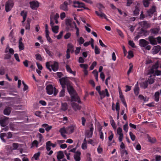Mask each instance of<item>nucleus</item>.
<instances>
[{
  "label": "nucleus",
  "instance_id": "obj_1",
  "mask_svg": "<svg viewBox=\"0 0 161 161\" xmlns=\"http://www.w3.org/2000/svg\"><path fill=\"white\" fill-rule=\"evenodd\" d=\"M149 42L144 39H141L139 41V45L141 47H144L146 50H149L151 46L148 45Z\"/></svg>",
  "mask_w": 161,
  "mask_h": 161
},
{
  "label": "nucleus",
  "instance_id": "obj_2",
  "mask_svg": "<svg viewBox=\"0 0 161 161\" xmlns=\"http://www.w3.org/2000/svg\"><path fill=\"white\" fill-rule=\"evenodd\" d=\"M14 5L13 0H8L5 3V11L8 12L10 11Z\"/></svg>",
  "mask_w": 161,
  "mask_h": 161
},
{
  "label": "nucleus",
  "instance_id": "obj_3",
  "mask_svg": "<svg viewBox=\"0 0 161 161\" xmlns=\"http://www.w3.org/2000/svg\"><path fill=\"white\" fill-rule=\"evenodd\" d=\"M74 4L73 6L75 8H83L84 9L89 10L88 8L85 7V4L83 3H80L79 1H74L73 2Z\"/></svg>",
  "mask_w": 161,
  "mask_h": 161
},
{
  "label": "nucleus",
  "instance_id": "obj_4",
  "mask_svg": "<svg viewBox=\"0 0 161 161\" xmlns=\"http://www.w3.org/2000/svg\"><path fill=\"white\" fill-rule=\"evenodd\" d=\"M71 98V101L77 102L78 103H81V102L80 99L76 92L73 94L70 95Z\"/></svg>",
  "mask_w": 161,
  "mask_h": 161
},
{
  "label": "nucleus",
  "instance_id": "obj_5",
  "mask_svg": "<svg viewBox=\"0 0 161 161\" xmlns=\"http://www.w3.org/2000/svg\"><path fill=\"white\" fill-rule=\"evenodd\" d=\"M9 118L6 116H3L1 117L0 119V124L1 126L4 127L8 124L7 121L8 119Z\"/></svg>",
  "mask_w": 161,
  "mask_h": 161
},
{
  "label": "nucleus",
  "instance_id": "obj_6",
  "mask_svg": "<svg viewBox=\"0 0 161 161\" xmlns=\"http://www.w3.org/2000/svg\"><path fill=\"white\" fill-rule=\"evenodd\" d=\"M98 93L100 97L101 100H102L106 96L107 97H109V96L108 90L106 88L104 90H102L100 91Z\"/></svg>",
  "mask_w": 161,
  "mask_h": 161
},
{
  "label": "nucleus",
  "instance_id": "obj_7",
  "mask_svg": "<svg viewBox=\"0 0 161 161\" xmlns=\"http://www.w3.org/2000/svg\"><path fill=\"white\" fill-rule=\"evenodd\" d=\"M60 84H66L67 86L70 83V81L68 79L67 77H64L59 79Z\"/></svg>",
  "mask_w": 161,
  "mask_h": 161
},
{
  "label": "nucleus",
  "instance_id": "obj_8",
  "mask_svg": "<svg viewBox=\"0 0 161 161\" xmlns=\"http://www.w3.org/2000/svg\"><path fill=\"white\" fill-rule=\"evenodd\" d=\"M65 24L67 26L66 29L67 31H69L70 28H73L74 26L72 23V21L69 19H66L65 20Z\"/></svg>",
  "mask_w": 161,
  "mask_h": 161
},
{
  "label": "nucleus",
  "instance_id": "obj_9",
  "mask_svg": "<svg viewBox=\"0 0 161 161\" xmlns=\"http://www.w3.org/2000/svg\"><path fill=\"white\" fill-rule=\"evenodd\" d=\"M68 5V2L66 1H65L63 4L60 5L59 8L62 10L65 11H68L69 10Z\"/></svg>",
  "mask_w": 161,
  "mask_h": 161
},
{
  "label": "nucleus",
  "instance_id": "obj_10",
  "mask_svg": "<svg viewBox=\"0 0 161 161\" xmlns=\"http://www.w3.org/2000/svg\"><path fill=\"white\" fill-rule=\"evenodd\" d=\"M148 40L150 43L152 45H157L158 43L157 40H156V39L153 36H149L148 38Z\"/></svg>",
  "mask_w": 161,
  "mask_h": 161
},
{
  "label": "nucleus",
  "instance_id": "obj_11",
  "mask_svg": "<svg viewBox=\"0 0 161 161\" xmlns=\"http://www.w3.org/2000/svg\"><path fill=\"white\" fill-rule=\"evenodd\" d=\"M67 88L70 95L73 94L76 92L74 90L73 86L71 85V82L67 86Z\"/></svg>",
  "mask_w": 161,
  "mask_h": 161
},
{
  "label": "nucleus",
  "instance_id": "obj_12",
  "mask_svg": "<svg viewBox=\"0 0 161 161\" xmlns=\"http://www.w3.org/2000/svg\"><path fill=\"white\" fill-rule=\"evenodd\" d=\"M47 92L49 95L52 94L53 93L54 87L52 85H49L46 87Z\"/></svg>",
  "mask_w": 161,
  "mask_h": 161
},
{
  "label": "nucleus",
  "instance_id": "obj_13",
  "mask_svg": "<svg viewBox=\"0 0 161 161\" xmlns=\"http://www.w3.org/2000/svg\"><path fill=\"white\" fill-rule=\"evenodd\" d=\"M56 144H53L50 141H48L46 143V148L47 150L49 151L51 150L50 147H55L56 146Z\"/></svg>",
  "mask_w": 161,
  "mask_h": 161
},
{
  "label": "nucleus",
  "instance_id": "obj_14",
  "mask_svg": "<svg viewBox=\"0 0 161 161\" xmlns=\"http://www.w3.org/2000/svg\"><path fill=\"white\" fill-rule=\"evenodd\" d=\"M31 8L33 9H35L39 7V3L38 2L33 1L30 2Z\"/></svg>",
  "mask_w": 161,
  "mask_h": 161
},
{
  "label": "nucleus",
  "instance_id": "obj_15",
  "mask_svg": "<svg viewBox=\"0 0 161 161\" xmlns=\"http://www.w3.org/2000/svg\"><path fill=\"white\" fill-rule=\"evenodd\" d=\"M75 128V125H71L68 126L66 128L67 134H69L73 133Z\"/></svg>",
  "mask_w": 161,
  "mask_h": 161
},
{
  "label": "nucleus",
  "instance_id": "obj_16",
  "mask_svg": "<svg viewBox=\"0 0 161 161\" xmlns=\"http://www.w3.org/2000/svg\"><path fill=\"white\" fill-rule=\"evenodd\" d=\"M161 49V47L159 45L154 46L152 49L153 54H156L158 53Z\"/></svg>",
  "mask_w": 161,
  "mask_h": 161
},
{
  "label": "nucleus",
  "instance_id": "obj_17",
  "mask_svg": "<svg viewBox=\"0 0 161 161\" xmlns=\"http://www.w3.org/2000/svg\"><path fill=\"white\" fill-rule=\"evenodd\" d=\"M11 110L12 108L10 107L7 106L3 110V114L6 115H9L11 113Z\"/></svg>",
  "mask_w": 161,
  "mask_h": 161
},
{
  "label": "nucleus",
  "instance_id": "obj_18",
  "mask_svg": "<svg viewBox=\"0 0 161 161\" xmlns=\"http://www.w3.org/2000/svg\"><path fill=\"white\" fill-rule=\"evenodd\" d=\"M71 105L75 111H76L77 110H80L81 108V107L76 103H72Z\"/></svg>",
  "mask_w": 161,
  "mask_h": 161
},
{
  "label": "nucleus",
  "instance_id": "obj_19",
  "mask_svg": "<svg viewBox=\"0 0 161 161\" xmlns=\"http://www.w3.org/2000/svg\"><path fill=\"white\" fill-rule=\"evenodd\" d=\"M81 153L80 152L77 151L76 153L74 155V157L75 161H80V156Z\"/></svg>",
  "mask_w": 161,
  "mask_h": 161
},
{
  "label": "nucleus",
  "instance_id": "obj_20",
  "mask_svg": "<svg viewBox=\"0 0 161 161\" xmlns=\"http://www.w3.org/2000/svg\"><path fill=\"white\" fill-rule=\"evenodd\" d=\"M51 66L53 70L54 71H56L58 69V63L57 62H54V64L52 65Z\"/></svg>",
  "mask_w": 161,
  "mask_h": 161
},
{
  "label": "nucleus",
  "instance_id": "obj_21",
  "mask_svg": "<svg viewBox=\"0 0 161 161\" xmlns=\"http://www.w3.org/2000/svg\"><path fill=\"white\" fill-rule=\"evenodd\" d=\"M155 7L153 6L152 8L147 11L148 15L151 16L155 11Z\"/></svg>",
  "mask_w": 161,
  "mask_h": 161
},
{
  "label": "nucleus",
  "instance_id": "obj_22",
  "mask_svg": "<svg viewBox=\"0 0 161 161\" xmlns=\"http://www.w3.org/2000/svg\"><path fill=\"white\" fill-rule=\"evenodd\" d=\"M22 37H20L19 40V48L20 51L23 50L24 49V46L23 43L22 41Z\"/></svg>",
  "mask_w": 161,
  "mask_h": 161
},
{
  "label": "nucleus",
  "instance_id": "obj_23",
  "mask_svg": "<svg viewBox=\"0 0 161 161\" xmlns=\"http://www.w3.org/2000/svg\"><path fill=\"white\" fill-rule=\"evenodd\" d=\"M143 27H146L147 28L150 27V25L146 21H144L142 22H140L138 23Z\"/></svg>",
  "mask_w": 161,
  "mask_h": 161
},
{
  "label": "nucleus",
  "instance_id": "obj_24",
  "mask_svg": "<svg viewBox=\"0 0 161 161\" xmlns=\"http://www.w3.org/2000/svg\"><path fill=\"white\" fill-rule=\"evenodd\" d=\"M95 13L98 16L100 17V18H103L104 17L105 19L108 20V19H107V18L105 14L101 12L99 13L97 11H95Z\"/></svg>",
  "mask_w": 161,
  "mask_h": 161
},
{
  "label": "nucleus",
  "instance_id": "obj_25",
  "mask_svg": "<svg viewBox=\"0 0 161 161\" xmlns=\"http://www.w3.org/2000/svg\"><path fill=\"white\" fill-rule=\"evenodd\" d=\"M9 37L10 42H15V39L14 37L13 31H12L10 33Z\"/></svg>",
  "mask_w": 161,
  "mask_h": 161
},
{
  "label": "nucleus",
  "instance_id": "obj_26",
  "mask_svg": "<svg viewBox=\"0 0 161 161\" xmlns=\"http://www.w3.org/2000/svg\"><path fill=\"white\" fill-rule=\"evenodd\" d=\"M64 156L63 152L62 151H59L58 153L57 158L58 160L63 158Z\"/></svg>",
  "mask_w": 161,
  "mask_h": 161
},
{
  "label": "nucleus",
  "instance_id": "obj_27",
  "mask_svg": "<svg viewBox=\"0 0 161 161\" xmlns=\"http://www.w3.org/2000/svg\"><path fill=\"white\" fill-rule=\"evenodd\" d=\"M152 34L156 35L158 33L159 30L157 28L151 29L150 30Z\"/></svg>",
  "mask_w": 161,
  "mask_h": 161
},
{
  "label": "nucleus",
  "instance_id": "obj_28",
  "mask_svg": "<svg viewBox=\"0 0 161 161\" xmlns=\"http://www.w3.org/2000/svg\"><path fill=\"white\" fill-rule=\"evenodd\" d=\"M160 93L158 92H156L154 94V100L157 102L159 101V99Z\"/></svg>",
  "mask_w": 161,
  "mask_h": 161
},
{
  "label": "nucleus",
  "instance_id": "obj_29",
  "mask_svg": "<svg viewBox=\"0 0 161 161\" xmlns=\"http://www.w3.org/2000/svg\"><path fill=\"white\" fill-rule=\"evenodd\" d=\"M66 69L67 71L70 73L73 74L74 75H75V72L73 71L70 67L68 65H66Z\"/></svg>",
  "mask_w": 161,
  "mask_h": 161
},
{
  "label": "nucleus",
  "instance_id": "obj_30",
  "mask_svg": "<svg viewBox=\"0 0 161 161\" xmlns=\"http://www.w3.org/2000/svg\"><path fill=\"white\" fill-rule=\"evenodd\" d=\"M31 21V19L28 18L27 20V23L25 27V29L26 30H29L30 28V23Z\"/></svg>",
  "mask_w": 161,
  "mask_h": 161
},
{
  "label": "nucleus",
  "instance_id": "obj_31",
  "mask_svg": "<svg viewBox=\"0 0 161 161\" xmlns=\"http://www.w3.org/2000/svg\"><path fill=\"white\" fill-rule=\"evenodd\" d=\"M61 109L64 111L68 109L67 104L66 103H62Z\"/></svg>",
  "mask_w": 161,
  "mask_h": 161
},
{
  "label": "nucleus",
  "instance_id": "obj_32",
  "mask_svg": "<svg viewBox=\"0 0 161 161\" xmlns=\"http://www.w3.org/2000/svg\"><path fill=\"white\" fill-rule=\"evenodd\" d=\"M141 86L144 89L147 88L148 86L147 81L142 82L141 83Z\"/></svg>",
  "mask_w": 161,
  "mask_h": 161
},
{
  "label": "nucleus",
  "instance_id": "obj_33",
  "mask_svg": "<svg viewBox=\"0 0 161 161\" xmlns=\"http://www.w3.org/2000/svg\"><path fill=\"white\" fill-rule=\"evenodd\" d=\"M53 31L55 33H57L58 32L59 29V26L57 25L54 26L52 27Z\"/></svg>",
  "mask_w": 161,
  "mask_h": 161
},
{
  "label": "nucleus",
  "instance_id": "obj_34",
  "mask_svg": "<svg viewBox=\"0 0 161 161\" xmlns=\"http://www.w3.org/2000/svg\"><path fill=\"white\" fill-rule=\"evenodd\" d=\"M139 9L137 6H135V10L134 11V16H136L139 14Z\"/></svg>",
  "mask_w": 161,
  "mask_h": 161
},
{
  "label": "nucleus",
  "instance_id": "obj_35",
  "mask_svg": "<svg viewBox=\"0 0 161 161\" xmlns=\"http://www.w3.org/2000/svg\"><path fill=\"white\" fill-rule=\"evenodd\" d=\"M59 132L61 133V135H62V134L64 133L67 134L66 128L65 129L64 127H63L60 129Z\"/></svg>",
  "mask_w": 161,
  "mask_h": 161
},
{
  "label": "nucleus",
  "instance_id": "obj_36",
  "mask_svg": "<svg viewBox=\"0 0 161 161\" xmlns=\"http://www.w3.org/2000/svg\"><path fill=\"white\" fill-rule=\"evenodd\" d=\"M110 119H111V120H110V123L114 129H115L116 128L115 124L114 121V120L113 119L112 117L110 116Z\"/></svg>",
  "mask_w": 161,
  "mask_h": 161
},
{
  "label": "nucleus",
  "instance_id": "obj_37",
  "mask_svg": "<svg viewBox=\"0 0 161 161\" xmlns=\"http://www.w3.org/2000/svg\"><path fill=\"white\" fill-rule=\"evenodd\" d=\"M134 92L136 95H138L139 93V88L138 86H135L134 89Z\"/></svg>",
  "mask_w": 161,
  "mask_h": 161
},
{
  "label": "nucleus",
  "instance_id": "obj_38",
  "mask_svg": "<svg viewBox=\"0 0 161 161\" xmlns=\"http://www.w3.org/2000/svg\"><path fill=\"white\" fill-rule=\"evenodd\" d=\"M149 0H143V5L145 7H147L149 6L150 3Z\"/></svg>",
  "mask_w": 161,
  "mask_h": 161
},
{
  "label": "nucleus",
  "instance_id": "obj_39",
  "mask_svg": "<svg viewBox=\"0 0 161 161\" xmlns=\"http://www.w3.org/2000/svg\"><path fill=\"white\" fill-rule=\"evenodd\" d=\"M93 133L89 131H87L85 133L86 136L87 138H91L92 136Z\"/></svg>",
  "mask_w": 161,
  "mask_h": 161
},
{
  "label": "nucleus",
  "instance_id": "obj_40",
  "mask_svg": "<svg viewBox=\"0 0 161 161\" xmlns=\"http://www.w3.org/2000/svg\"><path fill=\"white\" fill-rule=\"evenodd\" d=\"M77 41L79 45H81L83 44L85 41V40L82 37H80L77 40Z\"/></svg>",
  "mask_w": 161,
  "mask_h": 161
},
{
  "label": "nucleus",
  "instance_id": "obj_41",
  "mask_svg": "<svg viewBox=\"0 0 161 161\" xmlns=\"http://www.w3.org/2000/svg\"><path fill=\"white\" fill-rule=\"evenodd\" d=\"M11 57V55L9 53L5 54L4 55V60L10 59Z\"/></svg>",
  "mask_w": 161,
  "mask_h": 161
},
{
  "label": "nucleus",
  "instance_id": "obj_42",
  "mask_svg": "<svg viewBox=\"0 0 161 161\" xmlns=\"http://www.w3.org/2000/svg\"><path fill=\"white\" fill-rule=\"evenodd\" d=\"M35 56L36 57V59L37 60H39L40 61H42V59L41 55L39 53H37L35 55Z\"/></svg>",
  "mask_w": 161,
  "mask_h": 161
},
{
  "label": "nucleus",
  "instance_id": "obj_43",
  "mask_svg": "<svg viewBox=\"0 0 161 161\" xmlns=\"http://www.w3.org/2000/svg\"><path fill=\"white\" fill-rule=\"evenodd\" d=\"M6 136V134L5 133H2L0 134V137L1 139L4 142H6L5 140L3 137Z\"/></svg>",
  "mask_w": 161,
  "mask_h": 161
},
{
  "label": "nucleus",
  "instance_id": "obj_44",
  "mask_svg": "<svg viewBox=\"0 0 161 161\" xmlns=\"http://www.w3.org/2000/svg\"><path fill=\"white\" fill-rule=\"evenodd\" d=\"M49 33H46V36L47 38V41H48L49 42L51 43L53 41L49 36Z\"/></svg>",
  "mask_w": 161,
  "mask_h": 161
},
{
  "label": "nucleus",
  "instance_id": "obj_45",
  "mask_svg": "<svg viewBox=\"0 0 161 161\" xmlns=\"http://www.w3.org/2000/svg\"><path fill=\"white\" fill-rule=\"evenodd\" d=\"M20 15L23 16V18H26L27 15V12L24 10H23L20 13Z\"/></svg>",
  "mask_w": 161,
  "mask_h": 161
},
{
  "label": "nucleus",
  "instance_id": "obj_46",
  "mask_svg": "<svg viewBox=\"0 0 161 161\" xmlns=\"http://www.w3.org/2000/svg\"><path fill=\"white\" fill-rule=\"evenodd\" d=\"M134 57V54L133 52L130 50L128 52V54L127 56V58H133Z\"/></svg>",
  "mask_w": 161,
  "mask_h": 161
},
{
  "label": "nucleus",
  "instance_id": "obj_47",
  "mask_svg": "<svg viewBox=\"0 0 161 161\" xmlns=\"http://www.w3.org/2000/svg\"><path fill=\"white\" fill-rule=\"evenodd\" d=\"M129 134L131 140L133 141H135L136 139V136L135 135H134L133 134L131 131L130 132Z\"/></svg>",
  "mask_w": 161,
  "mask_h": 161
},
{
  "label": "nucleus",
  "instance_id": "obj_48",
  "mask_svg": "<svg viewBox=\"0 0 161 161\" xmlns=\"http://www.w3.org/2000/svg\"><path fill=\"white\" fill-rule=\"evenodd\" d=\"M80 67L83 69L84 70L86 69L88 67V65L87 64H80Z\"/></svg>",
  "mask_w": 161,
  "mask_h": 161
},
{
  "label": "nucleus",
  "instance_id": "obj_49",
  "mask_svg": "<svg viewBox=\"0 0 161 161\" xmlns=\"http://www.w3.org/2000/svg\"><path fill=\"white\" fill-rule=\"evenodd\" d=\"M95 53L96 54H98L100 53V49L97 46H96L95 47Z\"/></svg>",
  "mask_w": 161,
  "mask_h": 161
},
{
  "label": "nucleus",
  "instance_id": "obj_50",
  "mask_svg": "<svg viewBox=\"0 0 161 161\" xmlns=\"http://www.w3.org/2000/svg\"><path fill=\"white\" fill-rule=\"evenodd\" d=\"M97 64V63L96 62L94 61L90 67V69L91 70L93 69L94 68V67Z\"/></svg>",
  "mask_w": 161,
  "mask_h": 161
},
{
  "label": "nucleus",
  "instance_id": "obj_51",
  "mask_svg": "<svg viewBox=\"0 0 161 161\" xmlns=\"http://www.w3.org/2000/svg\"><path fill=\"white\" fill-rule=\"evenodd\" d=\"M154 80L155 79L153 78H149L147 81L149 84H152L154 82Z\"/></svg>",
  "mask_w": 161,
  "mask_h": 161
},
{
  "label": "nucleus",
  "instance_id": "obj_52",
  "mask_svg": "<svg viewBox=\"0 0 161 161\" xmlns=\"http://www.w3.org/2000/svg\"><path fill=\"white\" fill-rule=\"evenodd\" d=\"M9 126L11 130H14V124L13 123H10L9 124Z\"/></svg>",
  "mask_w": 161,
  "mask_h": 161
},
{
  "label": "nucleus",
  "instance_id": "obj_53",
  "mask_svg": "<svg viewBox=\"0 0 161 161\" xmlns=\"http://www.w3.org/2000/svg\"><path fill=\"white\" fill-rule=\"evenodd\" d=\"M12 147L13 150H16L19 147V145L18 143H14L12 144Z\"/></svg>",
  "mask_w": 161,
  "mask_h": 161
},
{
  "label": "nucleus",
  "instance_id": "obj_54",
  "mask_svg": "<svg viewBox=\"0 0 161 161\" xmlns=\"http://www.w3.org/2000/svg\"><path fill=\"white\" fill-rule=\"evenodd\" d=\"M65 95V89H62L59 93V97H63Z\"/></svg>",
  "mask_w": 161,
  "mask_h": 161
},
{
  "label": "nucleus",
  "instance_id": "obj_55",
  "mask_svg": "<svg viewBox=\"0 0 161 161\" xmlns=\"http://www.w3.org/2000/svg\"><path fill=\"white\" fill-rule=\"evenodd\" d=\"M129 44L130 46L132 47H135V44L133 41L130 40L129 41Z\"/></svg>",
  "mask_w": 161,
  "mask_h": 161
},
{
  "label": "nucleus",
  "instance_id": "obj_56",
  "mask_svg": "<svg viewBox=\"0 0 161 161\" xmlns=\"http://www.w3.org/2000/svg\"><path fill=\"white\" fill-rule=\"evenodd\" d=\"M130 67L129 68V69L127 72V75H129L130 73L131 72L132 69V68H133V65L131 64V63H130Z\"/></svg>",
  "mask_w": 161,
  "mask_h": 161
},
{
  "label": "nucleus",
  "instance_id": "obj_57",
  "mask_svg": "<svg viewBox=\"0 0 161 161\" xmlns=\"http://www.w3.org/2000/svg\"><path fill=\"white\" fill-rule=\"evenodd\" d=\"M40 153L38 152L36 153H35L34 155V157L36 160H37L38 158L40 156Z\"/></svg>",
  "mask_w": 161,
  "mask_h": 161
},
{
  "label": "nucleus",
  "instance_id": "obj_58",
  "mask_svg": "<svg viewBox=\"0 0 161 161\" xmlns=\"http://www.w3.org/2000/svg\"><path fill=\"white\" fill-rule=\"evenodd\" d=\"M117 32L120 36H121V37H124V35L120 30L117 29Z\"/></svg>",
  "mask_w": 161,
  "mask_h": 161
},
{
  "label": "nucleus",
  "instance_id": "obj_59",
  "mask_svg": "<svg viewBox=\"0 0 161 161\" xmlns=\"http://www.w3.org/2000/svg\"><path fill=\"white\" fill-rule=\"evenodd\" d=\"M71 35V34L70 33L68 32L66 33L64 36V38L67 39L69 38Z\"/></svg>",
  "mask_w": 161,
  "mask_h": 161
},
{
  "label": "nucleus",
  "instance_id": "obj_60",
  "mask_svg": "<svg viewBox=\"0 0 161 161\" xmlns=\"http://www.w3.org/2000/svg\"><path fill=\"white\" fill-rule=\"evenodd\" d=\"M159 65L158 64L157 62L155 63V64L153 65L152 68L153 69H157Z\"/></svg>",
  "mask_w": 161,
  "mask_h": 161
},
{
  "label": "nucleus",
  "instance_id": "obj_61",
  "mask_svg": "<svg viewBox=\"0 0 161 161\" xmlns=\"http://www.w3.org/2000/svg\"><path fill=\"white\" fill-rule=\"evenodd\" d=\"M110 132L111 133V134L108 137V140L109 142H111L112 141L114 137L113 133L112 131H111Z\"/></svg>",
  "mask_w": 161,
  "mask_h": 161
},
{
  "label": "nucleus",
  "instance_id": "obj_62",
  "mask_svg": "<svg viewBox=\"0 0 161 161\" xmlns=\"http://www.w3.org/2000/svg\"><path fill=\"white\" fill-rule=\"evenodd\" d=\"M63 31H61L60 32L59 34L57 36V39H60L62 38V37L63 36Z\"/></svg>",
  "mask_w": 161,
  "mask_h": 161
},
{
  "label": "nucleus",
  "instance_id": "obj_63",
  "mask_svg": "<svg viewBox=\"0 0 161 161\" xmlns=\"http://www.w3.org/2000/svg\"><path fill=\"white\" fill-rule=\"evenodd\" d=\"M81 47H77L76 48V50L75 51V53L76 55H77L80 52Z\"/></svg>",
  "mask_w": 161,
  "mask_h": 161
},
{
  "label": "nucleus",
  "instance_id": "obj_64",
  "mask_svg": "<svg viewBox=\"0 0 161 161\" xmlns=\"http://www.w3.org/2000/svg\"><path fill=\"white\" fill-rule=\"evenodd\" d=\"M22 84L24 86V87L23 88V91H25L28 89V86L25 83L24 81H22Z\"/></svg>",
  "mask_w": 161,
  "mask_h": 161
}]
</instances>
